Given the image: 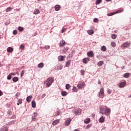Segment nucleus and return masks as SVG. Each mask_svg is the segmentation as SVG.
<instances>
[{"label":"nucleus","instance_id":"obj_1","mask_svg":"<svg viewBox=\"0 0 131 131\" xmlns=\"http://www.w3.org/2000/svg\"><path fill=\"white\" fill-rule=\"evenodd\" d=\"M100 113L103 115L109 116L111 114V109L106 106L100 108Z\"/></svg>","mask_w":131,"mask_h":131},{"label":"nucleus","instance_id":"obj_2","mask_svg":"<svg viewBox=\"0 0 131 131\" xmlns=\"http://www.w3.org/2000/svg\"><path fill=\"white\" fill-rule=\"evenodd\" d=\"M53 82H54V78L50 77L48 78L46 81H45L43 83L44 84H46V83L47 88H50V86L52 85V83H53Z\"/></svg>","mask_w":131,"mask_h":131},{"label":"nucleus","instance_id":"obj_3","mask_svg":"<svg viewBox=\"0 0 131 131\" xmlns=\"http://www.w3.org/2000/svg\"><path fill=\"white\" fill-rule=\"evenodd\" d=\"M104 96H105V93L104 92V88H102L100 89L98 97L99 98H104Z\"/></svg>","mask_w":131,"mask_h":131},{"label":"nucleus","instance_id":"obj_4","mask_svg":"<svg viewBox=\"0 0 131 131\" xmlns=\"http://www.w3.org/2000/svg\"><path fill=\"white\" fill-rule=\"evenodd\" d=\"M129 46H130V43L127 42H125L123 45H122V49H123V50H124L125 48H128Z\"/></svg>","mask_w":131,"mask_h":131},{"label":"nucleus","instance_id":"obj_5","mask_svg":"<svg viewBox=\"0 0 131 131\" xmlns=\"http://www.w3.org/2000/svg\"><path fill=\"white\" fill-rule=\"evenodd\" d=\"M83 86H85V83H84V82H82V83L77 84V88L79 90H81Z\"/></svg>","mask_w":131,"mask_h":131},{"label":"nucleus","instance_id":"obj_6","mask_svg":"<svg viewBox=\"0 0 131 131\" xmlns=\"http://www.w3.org/2000/svg\"><path fill=\"white\" fill-rule=\"evenodd\" d=\"M74 114L75 115H80V114H81V110L80 108L77 109L75 111Z\"/></svg>","mask_w":131,"mask_h":131},{"label":"nucleus","instance_id":"obj_7","mask_svg":"<svg viewBox=\"0 0 131 131\" xmlns=\"http://www.w3.org/2000/svg\"><path fill=\"white\" fill-rule=\"evenodd\" d=\"M72 120V119H67V120L65 122V125H66V126H68V125L70 124V122H71Z\"/></svg>","mask_w":131,"mask_h":131},{"label":"nucleus","instance_id":"obj_8","mask_svg":"<svg viewBox=\"0 0 131 131\" xmlns=\"http://www.w3.org/2000/svg\"><path fill=\"white\" fill-rule=\"evenodd\" d=\"M65 58H66V56L60 55L58 57V61H64V60H65Z\"/></svg>","mask_w":131,"mask_h":131},{"label":"nucleus","instance_id":"obj_9","mask_svg":"<svg viewBox=\"0 0 131 131\" xmlns=\"http://www.w3.org/2000/svg\"><path fill=\"white\" fill-rule=\"evenodd\" d=\"M66 45V42L64 40H62L59 43V47H64Z\"/></svg>","mask_w":131,"mask_h":131},{"label":"nucleus","instance_id":"obj_10","mask_svg":"<svg viewBox=\"0 0 131 131\" xmlns=\"http://www.w3.org/2000/svg\"><path fill=\"white\" fill-rule=\"evenodd\" d=\"M87 32L89 35H93L95 33V31L94 30H89L87 31Z\"/></svg>","mask_w":131,"mask_h":131},{"label":"nucleus","instance_id":"obj_11","mask_svg":"<svg viewBox=\"0 0 131 131\" xmlns=\"http://www.w3.org/2000/svg\"><path fill=\"white\" fill-rule=\"evenodd\" d=\"M87 55L88 57H90V58H92V57H94V53L92 51L88 52L87 53Z\"/></svg>","mask_w":131,"mask_h":131},{"label":"nucleus","instance_id":"obj_12","mask_svg":"<svg viewBox=\"0 0 131 131\" xmlns=\"http://www.w3.org/2000/svg\"><path fill=\"white\" fill-rule=\"evenodd\" d=\"M89 61L90 58H89V57L84 58L83 59V63H84V64H86Z\"/></svg>","mask_w":131,"mask_h":131},{"label":"nucleus","instance_id":"obj_13","mask_svg":"<svg viewBox=\"0 0 131 131\" xmlns=\"http://www.w3.org/2000/svg\"><path fill=\"white\" fill-rule=\"evenodd\" d=\"M60 122V120H56L52 123L53 125H57Z\"/></svg>","mask_w":131,"mask_h":131},{"label":"nucleus","instance_id":"obj_14","mask_svg":"<svg viewBox=\"0 0 131 131\" xmlns=\"http://www.w3.org/2000/svg\"><path fill=\"white\" fill-rule=\"evenodd\" d=\"M31 99H32V96H29L28 97H27V102L28 103H29L30 102H31Z\"/></svg>","mask_w":131,"mask_h":131},{"label":"nucleus","instance_id":"obj_15","mask_svg":"<svg viewBox=\"0 0 131 131\" xmlns=\"http://www.w3.org/2000/svg\"><path fill=\"white\" fill-rule=\"evenodd\" d=\"M129 76H130V73H126L123 75V77L125 78H128Z\"/></svg>","mask_w":131,"mask_h":131},{"label":"nucleus","instance_id":"obj_16","mask_svg":"<svg viewBox=\"0 0 131 131\" xmlns=\"http://www.w3.org/2000/svg\"><path fill=\"white\" fill-rule=\"evenodd\" d=\"M125 84H126L125 82H122L120 83L119 86L120 88H124V86H125Z\"/></svg>","mask_w":131,"mask_h":131},{"label":"nucleus","instance_id":"obj_17","mask_svg":"<svg viewBox=\"0 0 131 131\" xmlns=\"http://www.w3.org/2000/svg\"><path fill=\"white\" fill-rule=\"evenodd\" d=\"M99 121L100 123L104 122V121H105V117H101L99 119Z\"/></svg>","mask_w":131,"mask_h":131},{"label":"nucleus","instance_id":"obj_18","mask_svg":"<svg viewBox=\"0 0 131 131\" xmlns=\"http://www.w3.org/2000/svg\"><path fill=\"white\" fill-rule=\"evenodd\" d=\"M40 12L39 11V9H35L33 12L34 15H37V14H39Z\"/></svg>","mask_w":131,"mask_h":131},{"label":"nucleus","instance_id":"obj_19","mask_svg":"<svg viewBox=\"0 0 131 131\" xmlns=\"http://www.w3.org/2000/svg\"><path fill=\"white\" fill-rule=\"evenodd\" d=\"M74 54H75V51L73 50L72 51L71 53L69 54V57L70 58H72V57H73V55H74Z\"/></svg>","mask_w":131,"mask_h":131},{"label":"nucleus","instance_id":"obj_20","mask_svg":"<svg viewBox=\"0 0 131 131\" xmlns=\"http://www.w3.org/2000/svg\"><path fill=\"white\" fill-rule=\"evenodd\" d=\"M60 9H61V6H60V5H56L55 6V11H59Z\"/></svg>","mask_w":131,"mask_h":131},{"label":"nucleus","instance_id":"obj_21","mask_svg":"<svg viewBox=\"0 0 131 131\" xmlns=\"http://www.w3.org/2000/svg\"><path fill=\"white\" fill-rule=\"evenodd\" d=\"M13 51V48H11V47H8L7 48V52L8 53H12Z\"/></svg>","mask_w":131,"mask_h":131},{"label":"nucleus","instance_id":"obj_22","mask_svg":"<svg viewBox=\"0 0 131 131\" xmlns=\"http://www.w3.org/2000/svg\"><path fill=\"white\" fill-rule=\"evenodd\" d=\"M70 64H71V60L67 61L66 64V67H69V66H70Z\"/></svg>","mask_w":131,"mask_h":131},{"label":"nucleus","instance_id":"obj_23","mask_svg":"<svg viewBox=\"0 0 131 131\" xmlns=\"http://www.w3.org/2000/svg\"><path fill=\"white\" fill-rule=\"evenodd\" d=\"M12 10H13V8L11 7H8L6 9V12L7 13L9 12H11V11H12Z\"/></svg>","mask_w":131,"mask_h":131},{"label":"nucleus","instance_id":"obj_24","mask_svg":"<svg viewBox=\"0 0 131 131\" xmlns=\"http://www.w3.org/2000/svg\"><path fill=\"white\" fill-rule=\"evenodd\" d=\"M101 51H102V52H106V51H107V48H106L105 46H102L101 48Z\"/></svg>","mask_w":131,"mask_h":131},{"label":"nucleus","instance_id":"obj_25","mask_svg":"<svg viewBox=\"0 0 131 131\" xmlns=\"http://www.w3.org/2000/svg\"><path fill=\"white\" fill-rule=\"evenodd\" d=\"M43 63L41 62L38 64V68H42L43 67Z\"/></svg>","mask_w":131,"mask_h":131},{"label":"nucleus","instance_id":"obj_26","mask_svg":"<svg viewBox=\"0 0 131 131\" xmlns=\"http://www.w3.org/2000/svg\"><path fill=\"white\" fill-rule=\"evenodd\" d=\"M12 80L14 82H17L18 80H19V79L17 77H14L13 79Z\"/></svg>","mask_w":131,"mask_h":131},{"label":"nucleus","instance_id":"obj_27","mask_svg":"<svg viewBox=\"0 0 131 131\" xmlns=\"http://www.w3.org/2000/svg\"><path fill=\"white\" fill-rule=\"evenodd\" d=\"M32 107H33V108H35V107H36V103H35V101H32Z\"/></svg>","mask_w":131,"mask_h":131},{"label":"nucleus","instance_id":"obj_28","mask_svg":"<svg viewBox=\"0 0 131 131\" xmlns=\"http://www.w3.org/2000/svg\"><path fill=\"white\" fill-rule=\"evenodd\" d=\"M111 45L112 47H113V48H115V47H116V43H115V42H114V41H112L111 43Z\"/></svg>","mask_w":131,"mask_h":131},{"label":"nucleus","instance_id":"obj_29","mask_svg":"<svg viewBox=\"0 0 131 131\" xmlns=\"http://www.w3.org/2000/svg\"><path fill=\"white\" fill-rule=\"evenodd\" d=\"M101 3H102V0H97L96 1V5H100V4H101Z\"/></svg>","mask_w":131,"mask_h":131},{"label":"nucleus","instance_id":"obj_30","mask_svg":"<svg viewBox=\"0 0 131 131\" xmlns=\"http://www.w3.org/2000/svg\"><path fill=\"white\" fill-rule=\"evenodd\" d=\"M103 64H104V62L103 61H100L98 63L97 65L98 66L100 67V66H102Z\"/></svg>","mask_w":131,"mask_h":131},{"label":"nucleus","instance_id":"obj_31","mask_svg":"<svg viewBox=\"0 0 131 131\" xmlns=\"http://www.w3.org/2000/svg\"><path fill=\"white\" fill-rule=\"evenodd\" d=\"M90 121L91 120L90 119H86V120H84V123L88 124V123H90Z\"/></svg>","mask_w":131,"mask_h":131},{"label":"nucleus","instance_id":"obj_32","mask_svg":"<svg viewBox=\"0 0 131 131\" xmlns=\"http://www.w3.org/2000/svg\"><path fill=\"white\" fill-rule=\"evenodd\" d=\"M60 113H61V112H60V111H58L57 112H55V116H59V115H60Z\"/></svg>","mask_w":131,"mask_h":131},{"label":"nucleus","instance_id":"obj_33","mask_svg":"<svg viewBox=\"0 0 131 131\" xmlns=\"http://www.w3.org/2000/svg\"><path fill=\"white\" fill-rule=\"evenodd\" d=\"M116 37H117V35H116V34H114L112 35V38H113V39H115Z\"/></svg>","mask_w":131,"mask_h":131},{"label":"nucleus","instance_id":"obj_34","mask_svg":"<svg viewBox=\"0 0 131 131\" xmlns=\"http://www.w3.org/2000/svg\"><path fill=\"white\" fill-rule=\"evenodd\" d=\"M61 95L62 96H67V92L66 91H63L61 92Z\"/></svg>","mask_w":131,"mask_h":131},{"label":"nucleus","instance_id":"obj_35","mask_svg":"<svg viewBox=\"0 0 131 131\" xmlns=\"http://www.w3.org/2000/svg\"><path fill=\"white\" fill-rule=\"evenodd\" d=\"M80 73L81 75H84V73H85V71H84V70H81L80 71Z\"/></svg>","mask_w":131,"mask_h":131},{"label":"nucleus","instance_id":"obj_36","mask_svg":"<svg viewBox=\"0 0 131 131\" xmlns=\"http://www.w3.org/2000/svg\"><path fill=\"white\" fill-rule=\"evenodd\" d=\"M66 90H69V89H70V84H67L66 85Z\"/></svg>","mask_w":131,"mask_h":131},{"label":"nucleus","instance_id":"obj_37","mask_svg":"<svg viewBox=\"0 0 131 131\" xmlns=\"http://www.w3.org/2000/svg\"><path fill=\"white\" fill-rule=\"evenodd\" d=\"M93 21L94 23H98V22H99V19L95 18L94 19Z\"/></svg>","mask_w":131,"mask_h":131},{"label":"nucleus","instance_id":"obj_38","mask_svg":"<svg viewBox=\"0 0 131 131\" xmlns=\"http://www.w3.org/2000/svg\"><path fill=\"white\" fill-rule=\"evenodd\" d=\"M115 14H116V13H115V12H112V13L107 14V16H113V15H114Z\"/></svg>","mask_w":131,"mask_h":131},{"label":"nucleus","instance_id":"obj_39","mask_svg":"<svg viewBox=\"0 0 131 131\" xmlns=\"http://www.w3.org/2000/svg\"><path fill=\"white\" fill-rule=\"evenodd\" d=\"M19 48H20V50H24L25 46H24V45H20Z\"/></svg>","mask_w":131,"mask_h":131},{"label":"nucleus","instance_id":"obj_40","mask_svg":"<svg viewBox=\"0 0 131 131\" xmlns=\"http://www.w3.org/2000/svg\"><path fill=\"white\" fill-rule=\"evenodd\" d=\"M123 10H119L116 12H115L116 13V14H118V13H121V12H123Z\"/></svg>","mask_w":131,"mask_h":131},{"label":"nucleus","instance_id":"obj_41","mask_svg":"<svg viewBox=\"0 0 131 131\" xmlns=\"http://www.w3.org/2000/svg\"><path fill=\"white\" fill-rule=\"evenodd\" d=\"M25 73V71H22L20 73V76L21 77H22V76H23V75H24V74Z\"/></svg>","mask_w":131,"mask_h":131},{"label":"nucleus","instance_id":"obj_42","mask_svg":"<svg viewBox=\"0 0 131 131\" xmlns=\"http://www.w3.org/2000/svg\"><path fill=\"white\" fill-rule=\"evenodd\" d=\"M73 92H77L78 90H77V88H76V87L75 86H73Z\"/></svg>","mask_w":131,"mask_h":131},{"label":"nucleus","instance_id":"obj_43","mask_svg":"<svg viewBox=\"0 0 131 131\" xmlns=\"http://www.w3.org/2000/svg\"><path fill=\"white\" fill-rule=\"evenodd\" d=\"M12 78V76L9 74L8 76H7V79H8L9 80H10V79H11Z\"/></svg>","mask_w":131,"mask_h":131},{"label":"nucleus","instance_id":"obj_44","mask_svg":"<svg viewBox=\"0 0 131 131\" xmlns=\"http://www.w3.org/2000/svg\"><path fill=\"white\" fill-rule=\"evenodd\" d=\"M2 130L3 131H8V128L7 127H4L3 128H2Z\"/></svg>","mask_w":131,"mask_h":131},{"label":"nucleus","instance_id":"obj_45","mask_svg":"<svg viewBox=\"0 0 131 131\" xmlns=\"http://www.w3.org/2000/svg\"><path fill=\"white\" fill-rule=\"evenodd\" d=\"M18 30H19V31H23L24 30V29H23V28H22L21 27H19Z\"/></svg>","mask_w":131,"mask_h":131},{"label":"nucleus","instance_id":"obj_46","mask_svg":"<svg viewBox=\"0 0 131 131\" xmlns=\"http://www.w3.org/2000/svg\"><path fill=\"white\" fill-rule=\"evenodd\" d=\"M112 93V91H111L110 89H108L107 91V94H108V95H110V94H111Z\"/></svg>","mask_w":131,"mask_h":131},{"label":"nucleus","instance_id":"obj_47","mask_svg":"<svg viewBox=\"0 0 131 131\" xmlns=\"http://www.w3.org/2000/svg\"><path fill=\"white\" fill-rule=\"evenodd\" d=\"M22 99H19L18 100V103H19V104H21L22 103Z\"/></svg>","mask_w":131,"mask_h":131},{"label":"nucleus","instance_id":"obj_48","mask_svg":"<svg viewBox=\"0 0 131 131\" xmlns=\"http://www.w3.org/2000/svg\"><path fill=\"white\" fill-rule=\"evenodd\" d=\"M45 49L46 50H49V49H50V46H45Z\"/></svg>","mask_w":131,"mask_h":131},{"label":"nucleus","instance_id":"obj_49","mask_svg":"<svg viewBox=\"0 0 131 131\" xmlns=\"http://www.w3.org/2000/svg\"><path fill=\"white\" fill-rule=\"evenodd\" d=\"M66 30V29H62L61 30V33H63V32H65Z\"/></svg>","mask_w":131,"mask_h":131},{"label":"nucleus","instance_id":"obj_50","mask_svg":"<svg viewBox=\"0 0 131 131\" xmlns=\"http://www.w3.org/2000/svg\"><path fill=\"white\" fill-rule=\"evenodd\" d=\"M7 113L8 115H10V114H12V112H11V111H8Z\"/></svg>","mask_w":131,"mask_h":131},{"label":"nucleus","instance_id":"obj_51","mask_svg":"<svg viewBox=\"0 0 131 131\" xmlns=\"http://www.w3.org/2000/svg\"><path fill=\"white\" fill-rule=\"evenodd\" d=\"M13 34H15V35L17 34V31L14 30L13 32Z\"/></svg>","mask_w":131,"mask_h":131},{"label":"nucleus","instance_id":"obj_52","mask_svg":"<svg viewBox=\"0 0 131 131\" xmlns=\"http://www.w3.org/2000/svg\"><path fill=\"white\" fill-rule=\"evenodd\" d=\"M3 95H4V93L2 92V91L0 90V97L1 96H3Z\"/></svg>","mask_w":131,"mask_h":131},{"label":"nucleus","instance_id":"obj_53","mask_svg":"<svg viewBox=\"0 0 131 131\" xmlns=\"http://www.w3.org/2000/svg\"><path fill=\"white\" fill-rule=\"evenodd\" d=\"M34 117H36V116H37V113H34Z\"/></svg>","mask_w":131,"mask_h":131},{"label":"nucleus","instance_id":"obj_54","mask_svg":"<svg viewBox=\"0 0 131 131\" xmlns=\"http://www.w3.org/2000/svg\"><path fill=\"white\" fill-rule=\"evenodd\" d=\"M19 96H20V93H16V97H19Z\"/></svg>","mask_w":131,"mask_h":131},{"label":"nucleus","instance_id":"obj_55","mask_svg":"<svg viewBox=\"0 0 131 131\" xmlns=\"http://www.w3.org/2000/svg\"><path fill=\"white\" fill-rule=\"evenodd\" d=\"M10 75L12 76V75H15V73H11Z\"/></svg>","mask_w":131,"mask_h":131},{"label":"nucleus","instance_id":"obj_56","mask_svg":"<svg viewBox=\"0 0 131 131\" xmlns=\"http://www.w3.org/2000/svg\"><path fill=\"white\" fill-rule=\"evenodd\" d=\"M98 84H101V82L100 80H98Z\"/></svg>","mask_w":131,"mask_h":131},{"label":"nucleus","instance_id":"obj_57","mask_svg":"<svg viewBox=\"0 0 131 131\" xmlns=\"http://www.w3.org/2000/svg\"><path fill=\"white\" fill-rule=\"evenodd\" d=\"M64 50H66V51H67L68 50V47H64Z\"/></svg>","mask_w":131,"mask_h":131},{"label":"nucleus","instance_id":"obj_58","mask_svg":"<svg viewBox=\"0 0 131 131\" xmlns=\"http://www.w3.org/2000/svg\"><path fill=\"white\" fill-rule=\"evenodd\" d=\"M34 119H35V118L33 117L32 119V120L33 121H35Z\"/></svg>","mask_w":131,"mask_h":131},{"label":"nucleus","instance_id":"obj_59","mask_svg":"<svg viewBox=\"0 0 131 131\" xmlns=\"http://www.w3.org/2000/svg\"><path fill=\"white\" fill-rule=\"evenodd\" d=\"M106 2H111V0H105Z\"/></svg>","mask_w":131,"mask_h":131},{"label":"nucleus","instance_id":"obj_60","mask_svg":"<svg viewBox=\"0 0 131 131\" xmlns=\"http://www.w3.org/2000/svg\"><path fill=\"white\" fill-rule=\"evenodd\" d=\"M43 97H46V94H44L43 95Z\"/></svg>","mask_w":131,"mask_h":131},{"label":"nucleus","instance_id":"obj_61","mask_svg":"<svg viewBox=\"0 0 131 131\" xmlns=\"http://www.w3.org/2000/svg\"><path fill=\"white\" fill-rule=\"evenodd\" d=\"M128 98H131V95L128 96Z\"/></svg>","mask_w":131,"mask_h":131},{"label":"nucleus","instance_id":"obj_62","mask_svg":"<svg viewBox=\"0 0 131 131\" xmlns=\"http://www.w3.org/2000/svg\"><path fill=\"white\" fill-rule=\"evenodd\" d=\"M19 104H20V103H19V102H18V103H17L18 106H19Z\"/></svg>","mask_w":131,"mask_h":131},{"label":"nucleus","instance_id":"obj_63","mask_svg":"<svg viewBox=\"0 0 131 131\" xmlns=\"http://www.w3.org/2000/svg\"><path fill=\"white\" fill-rule=\"evenodd\" d=\"M88 127H90V125H88Z\"/></svg>","mask_w":131,"mask_h":131},{"label":"nucleus","instance_id":"obj_64","mask_svg":"<svg viewBox=\"0 0 131 131\" xmlns=\"http://www.w3.org/2000/svg\"><path fill=\"white\" fill-rule=\"evenodd\" d=\"M88 127H90V125H88Z\"/></svg>","mask_w":131,"mask_h":131}]
</instances>
